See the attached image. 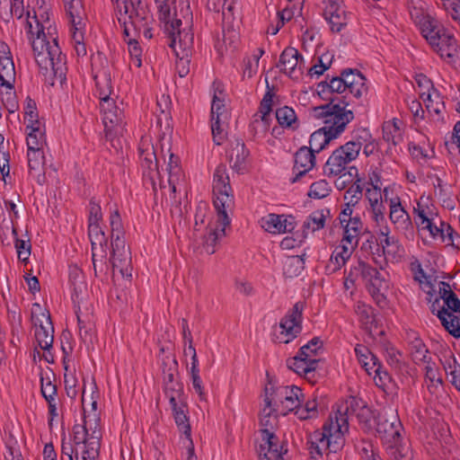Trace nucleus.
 Returning a JSON list of instances; mask_svg holds the SVG:
<instances>
[{"instance_id": "17", "label": "nucleus", "mask_w": 460, "mask_h": 460, "mask_svg": "<svg viewBox=\"0 0 460 460\" xmlns=\"http://www.w3.org/2000/svg\"><path fill=\"white\" fill-rule=\"evenodd\" d=\"M259 460H283V445L271 430H261Z\"/></svg>"}, {"instance_id": "48", "label": "nucleus", "mask_w": 460, "mask_h": 460, "mask_svg": "<svg viewBox=\"0 0 460 460\" xmlns=\"http://www.w3.org/2000/svg\"><path fill=\"white\" fill-rule=\"evenodd\" d=\"M217 217L218 216L217 215ZM226 226H224L220 223L219 217H217L216 228L212 229L209 232V234L204 238V246L208 253L213 254L215 252V245L217 243V241L225 235Z\"/></svg>"}, {"instance_id": "50", "label": "nucleus", "mask_w": 460, "mask_h": 460, "mask_svg": "<svg viewBox=\"0 0 460 460\" xmlns=\"http://www.w3.org/2000/svg\"><path fill=\"white\" fill-rule=\"evenodd\" d=\"M410 350L411 358L416 364L427 362V360L429 359V350L426 348V345L423 343V341L419 338H414L411 341Z\"/></svg>"}, {"instance_id": "40", "label": "nucleus", "mask_w": 460, "mask_h": 460, "mask_svg": "<svg viewBox=\"0 0 460 460\" xmlns=\"http://www.w3.org/2000/svg\"><path fill=\"white\" fill-rule=\"evenodd\" d=\"M175 423L188 439L190 438V425L187 417L188 408L185 403H179L176 406H171Z\"/></svg>"}, {"instance_id": "35", "label": "nucleus", "mask_w": 460, "mask_h": 460, "mask_svg": "<svg viewBox=\"0 0 460 460\" xmlns=\"http://www.w3.org/2000/svg\"><path fill=\"white\" fill-rule=\"evenodd\" d=\"M341 226L344 230L341 242L356 248L358 242V236L363 231V223L359 216L356 214L353 219L342 225Z\"/></svg>"}, {"instance_id": "10", "label": "nucleus", "mask_w": 460, "mask_h": 460, "mask_svg": "<svg viewBox=\"0 0 460 460\" xmlns=\"http://www.w3.org/2000/svg\"><path fill=\"white\" fill-rule=\"evenodd\" d=\"M402 429L400 419L391 408L384 409L376 418V433L386 443L391 445L399 443Z\"/></svg>"}, {"instance_id": "53", "label": "nucleus", "mask_w": 460, "mask_h": 460, "mask_svg": "<svg viewBox=\"0 0 460 460\" xmlns=\"http://www.w3.org/2000/svg\"><path fill=\"white\" fill-rule=\"evenodd\" d=\"M270 117H264V115H253L250 128L254 136L265 134L270 125Z\"/></svg>"}, {"instance_id": "4", "label": "nucleus", "mask_w": 460, "mask_h": 460, "mask_svg": "<svg viewBox=\"0 0 460 460\" xmlns=\"http://www.w3.org/2000/svg\"><path fill=\"white\" fill-rule=\"evenodd\" d=\"M349 104L347 96L333 97L329 103L314 108V116L323 119V128L331 137L338 138L354 119V112L349 109Z\"/></svg>"}, {"instance_id": "47", "label": "nucleus", "mask_w": 460, "mask_h": 460, "mask_svg": "<svg viewBox=\"0 0 460 460\" xmlns=\"http://www.w3.org/2000/svg\"><path fill=\"white\" fill-rule=\"evenodd\" d=\"M165 396L169 399L171 406H176L179 403H185L183 398V387L179 382H172L164 385Z\"/></svg>"}, {"instance_id": "25", "label": "nucleus", "mask_w": 460, "mask_h": 460, "mask_svg": "<svg viewBox=\"0 0 460 460\" xmlns=\"http://www.w3.org/2000/svg\"><path fill=\"white\" fill-rule=\"evenodd\" d=\"M41 315L45 318L46 324H43L38 318L34 320L35 339L41 349L49 350L52 347L54 341V328L49 314L42 313Z\"/></svg>"}, {"instance_id": "24", "label": "nucleus", "mask_w": 460, "mask_h": 460, "mask_svg": "<svg viewBox=\"0 0 460 460\" xmlns=\"http://www.w3.org/2000/svg\"><path fill=\"white\" fill-rule=\"evenodd\" d=\"M303 58L295 48H287L279 58L280 69L291 77H298L302 74Z\"/></svg>"}, {"instance_id": "46", "label": "nucleus", "mask_w": 460, "mask_h": 460, "mask_svg": "<svg viewBox=\"0 0 460 460\" xmlns=\"http://www.w3.org/2000/svg\"><path fill=\"white\" fill-rule=\"evenodd\" d=\"M325 224V215L323 210H316L311 213L304 221L303 228L304 233H314L317 230L323 228Z\"/></svg>"}, {"instance_id": "1", "label": "nucleus", "mask_w": 460, "mask_h": 460, "mask_svg": "<svg viewBox=\"0 0 460 460\" xmlns=\"http://www.w3.org/2000/svg\"><path fill=\"white\" fill-rule=\"evenodd\" d=\"M172 0H155L159 20L164 23V31L168 39V45L181 60L191 56L194 45V34L191 30L192 13L190 6L181 7L180 11L171 13Z\"/></svg>"}, {"instance_id": "58", "label": "nucleus", "mask_w": 460, "mask_h": 460, "mask_svg": "<svg viewBox=\"0 0 460 460\" xmlns=\"http://www.w3.org/2000/svg\"><path fill=\"white\" fill-rule=\"evenodd\" d=\"M226 119H218V117H215V119H211V131L213 136V140L215 144L221 145L223 140L226 137L225 133V124Z\"/></svg>"}, {"instance_id": "15", "label": "nucleus", "mask_w": 460, "mask_h": 460, "mask_svg": "<svg viewBox=\"0 0 460 460\" xmlns=\"http://www.w3.org/2000/svg\"><path fill=\"white\" fill-rule=\"evenodd\" d=\"M304 310V304L297 302L294 305L293 308L288 312L285 317L280 321L279 327L281 328V335L285 339L283 342L288 343L292 341L301 332L302 313Z\"/></svg>"}, {"instance_id": "14", "label": "nucleus", "mask_w": 460, "mask_h": 460, "mask_svg": "<svg viewBox=\"0 0 460 460\" xmlns=\"http://www.w3.org/2000/svg\"><path fill=\"white\" fill-rule=\"evenodd\" d=\"M88 234L92 244V260L93 270L97 273V261L98 257L101 258L102 266L100 270L102 271L107 268L105 259L108 255V241L104 232L99 226V223H89Z\"/></svg>"}, {"instance_id": "39", "label": "nucleus", "mask_w": 460, "mask_h": 460, "mask_svg": "<svg viewBox=\"0 0 460 460\" xmlns=\"http://www.w3.org/2000/svg\"><path fill=\"white\" fill-rule=\"evenodd\" d=\"M40 389L43 397L47 402H55L57 388L53 384L55 375L51 369H46L40 371Z\"/></svg>"}, {"instance_id": "19", "label": "nucleus", "mask_w": 460, "mask_h": 460, "mask_svg": "<svg viewBox=\"0 0 460 460\" xmlns=\"http://www.w3.org/2000/svg\"><path fill=\"white\" fill-rule=\"evenodd\" d=\"M116 99L108 98L100 102L102 122L107 133L120 127L123 122V111L118 106Z\"/></svg>"}, {"instance_id": "37", "label": "nucleus", "mask_w": 460, "mask_h": 460, "mask_svg": "<svg viewBox=\"0 0 460 460\" xmlns=\"http://www.w3.org/2000/svg\"><path fill=\"white\" fill-rule=\"evenodd\" d=\"M28 166L31 174L37 176V181L41 183V178H44L45 157L41 150H28Z\"/></svg>"}, {"instance_id": "42", "label": "nucleus", "mask_w": 460, "mask_h": 460, "mask_svg": "<svg viewBox=\"0 0 460 460\" xmlns=\"http://www.w3.org/2000/svg\"><path fill=\"white\" fill-rule=\"evenodd\" d=\"M27 146L28 150H41L45 145L44 131L40 128V124L27 125Z\"/></svg>"}, {"instance_id": "61", "label": "nucleus", "mask_w": 460, "mask_h": 460, "mask_svg": "<svg viewBox=\"0 0 460 460\" xmlns=\"http://www.w3.org/2000/svg\"><path fill=\"white\" fill-rule=\"evenodd\" d=\"M440 227L436 226V224L433 222L431 225V227L429 228V232L430 233L431 236L434 238H441L443 241L446 240V235L448 237V240H453V229L450 226L444 224L443 222L439 221Z\"/></svg>"}, {"instance_id": "63", "label": "nucleus", "mask_w": 460, "mask_h": 460, "mask_svg": "<svg viewBox=\"0 0 460 460\" xmlns=\"http://www.w3.org/2000/svg\"><path fill=\"white\" fill-rule=\"evenodd\" d=\"M296 415L300 420H307L317 415V404L315 401L306 402L305 406H298L296 410Z\"/></svg>"}, {"instance_id": "26", "label": "nucleus", "mask_w": 460, "mask_h": 460, "mask_svg": "<svg viewBox=\"0 0 460 460\" xmlns=\"http://www.w3.org/2000/svg\"><path fill=\"white\" fill-rule=\"evenodd\" d=\"M354 247L347 243H341L334 248L332 253L325 265V273L328 275L333 274L341 270L351 257Z\"/></svg>"}, {"instance_id": "27", "label": "nucleus", "mask_w": 460, "mask_h": 460, "mask_svg": "<svg viewBox=\"0 0 460 460\" xmlns=\"http://www.w3.org/2000/svg\"><path fill=\"white\" fill-rule=\"evenodd\" d=\"M331 443L332 441L323 430H315L310 434L307 445L312 458L321 456L326 452L335 453L340 450V448H334Z\"/></svg>"}, {"instance_id": "55", "label": "nucleus", "mask_w": 460, "mask_h": 460, "mask_svg": "<svg viewBox=\"0 0 460 460\" xmlns=\"http://www.w3.org/2000/svg\"><path fill=\"white\" fill-rule=\"evenodd\" d=\"M322 347L323 341L319 338L314 337L306 344L302 346L298 353H300L304 357H307L310 359H317L316 356L318 354V351L322 349Z\"/></svg>"}, {"instance_id": "36", "label": "nucleus", "mask_w": 460, "mask_h": 460, "mask_svg": "<svg viewBox=\"0 0 460 460\" xmlns=\"http://www.w3.org/2000/svg\"><path fill=\"white\" fill-rule=\"evenodd\" d=\"M402 121L394 119L383 124V139L388 144L396 147L402 142Z\"/></svg>"}, {"instance_id": "13", "label": "nucleus", "mask_w": 460, "mask_h": 460, "mask_svg": "<svg viewBox=\"0 0 460 460\" xmlns=\"http://www.w3.org/2000/svg\"><path fill=\"white\" fill-rule=\"evenodd\" d=\"M355 270L360 272L370 295L378 301L384 298L383 292L388 288L387 272L378 270L364 262H359Z\"/></svg>"}, {"instance_id": "20", "label": "nucleus", "mask_w": 460, "mask_h": 460, "mask_svg": "<svg viewBox=\"0 0 460 460\" xmlns=\"http://www.w3.org/2000/svg\"><path fill=\"white\" fill-rule=\"evenodd\" d=\"M161 149L164 157L168 155V161L166 164V171L168 172V184L172 192L175 193L178 189L181 190V187L183 182V172L180 166V159L171 152L170 146L165 150L164 145L163 144Z\"/></svg>"}, {"instance_id": "32", "label": "nucleus", "mask_w": 460, "mask_h": 460, "mask_svg": "<svg viewBox=\"0 0 460 460\" xmlns=\"http://www.w3.org/2000/svg\"><path fill=\"white\" fill-rule=\"evenodd\" d=\"M249 151L246 149L244 143L241 139H236L232 144L229 153V162L234 170L242 172L247 165V158Z\"/></svg>"}, {"instance_id": "45", "label": "nucleus", "mask_w": 460, "mask_h": 460, "mask_svg": "<svg viewBox=\"0 0 460 460\" xmlns=\"http://www.w3.org/2000/svg\"><path fill=\"white\" fill-rule=\"evenodd\" d=\"M276 119L279 124L283 128H297V119L295 111L292 108L284 106L277 109Z\"/></svg>"}, {"instance_id": "22", "label": "nucleus", "mask_w": 460, "mask_h": 460, "mask_svg": "<svg viewBox=\"0 0 460 460\" xmlns=\"http://www.w3.org/2000/svg\"><path fill=\"white\" fill-rule=\"evenodd\" d=\"M14 63L8 46L0 42V84L3 87L13 86L15 82Z\"/></svg>"}, {"instance_id": "44", "label": "nucleus", "mask_w": 460, "mask_h": 460, "mask_svg": "<svg viewBox=\"0 0 460 460\" xmlns=\"http://www.w3.org/2000/svg\"><path fill=\"white\" fill-rule=\"evenodd\" d=\"M333 139L336 138L331 137L329 132L323 127L311 135L309 140L310 147H308V149H312L314 154V152L318 153Z\"/></svg>"}, {"instance_id": "28", "label": "nucleus", "mask_w": 460, "mask_h": 460, "mask_svg": "<svg viewBox=\"0 0 460 460\" xmlns=\"http://www.w3.org/2000/svg\"><path fill=\"white\" fill-rule=\"evenodd\" d=\"M139 155L144 173L147 172L151 180L154 181V174H159L158 161L154 146L146 140H142Z\"/></svg>"}, {"instance_id": "57", "label": "nucleus", "mask_w": 460, "mask_h": 460, "mask_svg": "<svg viewBox=\"0 0 460 460\" xmlns=\"http://www.w3.org/2000/svg\"><path fill=\"white\" fill-rule=\"evenodd\" d=\"M263 54L264 50L262 49H258L257 53H254L247 59L243 69L244 76L251 78L258 72L260 58Z\"/></svg>"}, {"instance_id": "51", "label": "nucleus", "mask_w": 460, "mask_h": 460, "mask_svg": "<svg viewBox=\"0 0 460 460\" xmlns=\"http://www.w3.org/2000/svg\"><path fill=\"white\" fill-rule=\"evenodd\" d=\"M355 312L359 322L364 327L369 328L375 323L374 310L371 306L364 303L358 302L355 307Z\"/></svg>"}, {"instance_id": "7", "label": "nucleus", "mask_w": 460, "mask_h": 460, "mask_svg": "<svg viewBox=\"0 0 460 460\" xmlns=\"http://www.w3.org/2000/svg\"><path fill=\"white\" fill-rule=\"evenodd\" d=\"M212 189L213 203L219 221L224 226H229L231 223L229 215L233 211L234 202V196L231 193L229 177L224 165H219L215 170Z\"/></svg>"}, {"instance_id": "52", "label": "nucleus", "mask_w": 460, "mask_h": 460, "mask_svg": "<svg viewBox=\"0 0 460 460\" xmlns=\"http://www.w3.org/2000/svg\"><path fill=\"white\" fill-rule=\"evenodd\" d=\"M227 119V112L225 107L223 92L221 90H215L212 104H211V119Z\"/></svg>"}, {"instance_id": "62", "label": "nucleus", "mask_w": 460, "mask_h": 460, "mask_svg": "<svg viewBox=\"0 0 460 460\" xmlns=\"http://www.w3.org/2000/svg\"><path fill=\"white\" fill-rule=\"evenodd\" d=\"M12 233L15 236V248L17 251L18 258L22 261H26L31 254L30 242L18 239L17 232L14 227H12Z\"/></svg>"}, {"instance_id": "8", "label": "nucleus", "mask_w": 460, "mask_h": 460, "mask_svg": "<svg viewBox=\"0 0 460 460\" xmlns=\"http://www.w3.org/2000/svg\"><path fill=\"white\" fill-rule=\"evenodd\" d=\"M66 15L71 25L72 42L78 57L87 53L84 43V34L87 25V16L82 0H63Z\"/></svg>"}, {"instance_id": "30", "label": "nucleus", "mask_w": 460, "mask_h": 460, "mask_svg": "<svg viewBox=\"0 0 460 460\" xmlns=\"http://www.w3.org/2000/svg\"><path fill=\"white\" fill-rule=\"evenodd\" d=\"M380 244L387 260H397L404 254L403 247L394 236L389 235V228L386 226L380 229Z\"/></svg>"}, {"instance_id": "23", "label": "nucleus", "mask_w": 460, "mask_h": 460, "mask_svg": "<svg viewBox=\"0 0 460 460\" xmlns=\"http://www.w3.org/2000/svg\"><path fill=\"white\" fill-rule=\"evenodd\" d=\"M261 227L274 234L292 232L295 229V222L291 217L284 215L269 214L261 219Z\"/></svg>"}, {"instance_id": "56", "label": "nucleus", "mask_w": 460, "mask_h": 460, "mask_svg": "<svg viewBox=\"0 0 460 460\" xmlns=\"http://www.w3.org/2000/svg\"><path fill=\"white\" fill-rule=\"evenodd\" d=\"M331 187L325 180H320L311 184L308 196L313 199H323L330 194Z\"/></svg>"}, {"instance_id": "33", "label": "nucleus", "mask_w": 460, "mask_h": 460, "mask_svg": "<svg viewBox=\"0 0 460 460\" xmlns=\"http://www.w3.org/2000/svg\"><path fill=\"white\" fill-rule=\"evenodd\" d=\"M390 215L392 223L401 229H406L411 225V218L407 211L402 206L399 197L390 199L389 200Z\"/></svg>"}, {"instance_id": "21", "label": "nucleus", "mask_w": 460, "mask_h": 460, "mask_svg": "<svg viewBox=\"0 0 460 460\" xmlns=\"http://www.w3.org/2000/svg\"><path fill=\"white\" fill-rule=\"evenodd\" d=\"M315 156L312 149L306 146L300 147L295 155L294 172L295 177L292 182H296L306 177L307 173L314 168Z\"/></svg>"}, {"instance_id": "43", "label": "nucleus", "mask_w": 460, "mask_h": 460, "mask_svg": "<svg viewBox=\"0 0 460 460\" xmlns=\"http://www.w3.org/2000/svg\"><path fill=\"white\" fill-rule=\"evenodd\" d=\"M325 19L328 21L333 32H340L348 23L347 13L344 9L324 11Z\"/></svg>"}, {"instance_id": "2", "label": "nucleus", "mask_w": 460, "mask_h": 460, "mask_svg": "<svg viewBox=\"0 0 460 460\" xmlns=\"http://www.w3.org/2000/svg\"><path fill=\"white\" fill-rule=\"evenodd\" d=\"M25 31L35 61L43 74L53 75L62 81L65 78L66 56L62 54L57 39L46 35L36 15L30 16L28 13Z\"/></svg>"}, {"instance_id": "11", "label": "nucleus", "mask_w": 460, "mask_h": 460, "mask_svg": "<svg viewBox=\"0 0 460 460\" xmlns=\"http://www.w3.org/2000/svg\"><path fill=\"white\" fill-rule=\"evenodd\" d=\"M269 396L272 398V403L278 410L281 407L282 414L285 415L300 405L304 394L299 387L292 385L270 387Z\"/></svg>"}, {"instance_id": "49", "label": "nucleus", "mask_w": 460, "mask_h": 460, "mask_svg": "<svg viewBox=\"0 0 460 460\" xmlns=\"http://www.w3.org/2000/svg\"><path fill=\"white\" fill-rule=\"evenodd\" d=\"M96 81V93L99 96L100 102L108 98H117L113 93L111 77L109 75L95 76Z\"/></svg>"}, {"instance_id": "34", "label": "nucleus", "mask_w": 460, "mask_h": 460, "mask_svg": "<svg viewBox=\"0 0 460 460\" xmlns=\"http://www.w3.org/2000/svg\"><path fill=\"white\" fill-rule=\"evenodd\" d=\"M319 363V359H310L297 353L296 356L288 359L287 366L299 376H308L313 373Z\"/></svg>"}, {"instance_id": "64", "label": "nucleus", "mask_w": 460, "mask_h": 460, "mask_svg": "<svg viewBox=\"0 0 460 460\" xmlns=\"http://www.w3.org/2000/svg\"><path fill=\"white\" fill-rule=\"evenodd\" d=\"M390 455L393 460H412V452L406 446L390 445Z\"/></svg>"}, {"instance_id": "59", "label": "nucleus", "mask_w": 460, "mask_h": 460, "mask_svg": "<svg viewBox=\"0 0 460 460\" xmlns=\"http://www.w3.org/2000/svg\"><path fill=\"white\" fill-rule=\"evenodd\" d=\"M128 52L130 55V66L139 68L142 66V49L139 47L137 40L129 39L128 41Z\"/></svg>"}, {"instance_id": "18", "label": "nucleus", "mask_w": 460, "mask_h": 460, "mask_svg": "<svg viewBox=\"0 0 460 460\" xmlns=\"http://www.w3.org/2000/svg\"><path fill=\"white\" fill-rule=\"evenodd\" d=\"M410 14L414 22L420 27L423 37L429 44H435L439 39V31H436L438 22L426 13L421 7H412Z\"/></svg>"}, {"instance_id": "54", "label": "nucleus", "mask_w": 460, "mask_h": 460, "mask_svg": "<svg viewBox=\"0 0 460 460\" xmlns=\"http://www.w3.org/2000/svg\"><path fill=\"white\" fill-rule=\"evenodd\" d=\"M74 443L75 441L74 440ZM82 460L81 449L77 451L76 444H72L71 441H67L65 438L62 439L61 444V460Z\"/></svg>"}, {"instance_id": "16", "label": "nucleus", "mask_w": 460, "mask_h": 460, "mask_svg": "<svg viewBox=\"0 0 460 460\" xmlns=\"http://www.w3.org/2000/svg\"><path fill=\"white\" fill-rule=\"evenodd\" d=\"M439 31V39L436 40L435 44H429L432 49L447 62H453L458 53L457 41L454 35L438 23L436 25V31Z\"/></svg>"}, {"instance_id": "9", "label": "nucleus", "mask_w": 460, "mask_h": 460, "mask_svg": "<svg viewBox=\"0 0 460 460\" xmlns=\"http://www.w3.org/2000/svg\"><path fill=\"white\" fill-rule=\"evenodd\" d=\"M348 402L338 405L337 410L330 414L329 420L323 427V431L328 435L334 448H342L345 443V434L349 431Z\"/></svg>"}, {"instance_id": "3", "label": "nucleus", "mask_w": 460, "mask_h": 460, "mask_svg": "<svg viewBox=\"0 0 460 460\" xmlns=\"http://www.w3.org/2000/svg\"><path fill=\"white\" fill-rule=\"evenodd\" d=\"M91 390L90 402L88 404L85 388L83 390L84 425L74 427L75 441L77 446V451L81 449L83 460H96L101 447V418L100 412L97 411L99 393L93 380L91 383Z\"/></svg>"}, {"instance_id": "5", "label": "nucleus", "mask_w": 460, "mask_h": 460, "mask_svg": "<svg viewBox=\"0 0 460 460\" xmlns=\"http://www.w3.org/2000/svg\"><path fill=\"white\" fill-rule=\"evenodd\" d=\"M370 137L371 135L366 128L355 131L352 140L335 149L330 155L323 167L325 175H341L348 164L358 158L363 142H367Z\"/></svg>"}, {"instance_id": "12", "label": "nucleus", "mask_w": 460, "mask_h": 460, "mask_svg": "<svg viewBox=\"0 0 460 460\" xmlns=\"http://www.w3.org/2000/svg\"><path fill=\"white\" fill-rule=\"evenodd\" d=\"M116 4L118 20L125 26V34L128 36V22L137 27L146 19V12L141 0H112Z\"/></svg>"}, {"instance_id": "29", "label": "nucleus", "mask_w": 460, "mask_h": 460, "mask_svg": "<svg viewBox=\"0 0 460 460\" xmlns=\"http://www.w3.org/2000/svg\"><path fill=\"white\" fill-rule=\"evenodd\" d=\"M347 89L353 97L359 98L367 93L366 78L357 69H346L341 74Z\"/></svg>"}, {"instance_id": "41", "label": "nucleus", "mask_w": 460, "mask_h": 460, "mask_svg": "<svg viewBox=\"0 0 460 460\" xmlns=\"http://www.w3.org/2000/svg\"><path fill=\"white\" fill-rule=\"evenodd\" d=\"M354 350L359 364L365 368L368 375H372V368L379 364L377 358L367 347L361 344H358Z\"/></svg>"}, {"instance_id": "31", "label": "nucleus", "mask_w": 460, "mask_h": 460, "mask_svg": "<svg viewBox=\"0 0 460 460\" xmlns=\"http://www.w3.org/2000/svg\"><path fill=\"white\" fill-rule=\"evenodd\" d=\"M279 410L273 405L272 398L269 396V387L265 388V394L263 399V407L260 414V421L262 427L261 430L273 431L274 427L277 425V411Z\"/></svg>"}, {"instance_id": "60", "label": "nucleus", "mask_w": 460, "mask_h": 460, "mask_svg": "<svg viewBox=\"0 0 460 460\" xmlns=\"http://www.w3.org/2000/svg\"><path fill=\"white\" fill-rule=\"evenodd\" d=\"M5 92H1L2 102L7 111L10 113H13L18 109V102L16 100L15 92L13 91V85L9 87H4Z\"/></svg>"}, {"instance_id": "6", "label": "nucleus", "mask_w": 460, "mask_h": 460, "mask_svg": "<svg viewBox=\"0 0 460 460\" xmlns=\"http://www.w3.org/2000/svg\"><path fill=\"white\" fill-rule=\"evenodd\" d=\"M111 257L113 270H118L124 278L131 277V252L126 246L121 217L118 210L111 214Z\"/></svg>"}, {"instance_id": "38", "label": "nucleus", "mask_w": 460, "mask_h": 460, "mask_svg": "<svg viewBox=\"0 0 460 460\" xmlns=\"http://www.w3.org/2000/svg\"><path fill=\"white\" fill-rule=\"evenodd\" d=\"M438 317L439 318L445 329L455 338H460V321L459 317L454 315L452 312L443 306L438 310Z\"/></svg>"}]
</instances>
